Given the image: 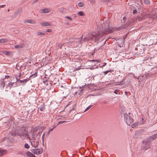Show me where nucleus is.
Instances as JSON below:
<instances>
[{
    "mask_svg": "<svg viewBox=\"0 0 157 157\" xmlns=\"http://www.w3.org/2000/svg\"><path fill=\"white\" fill-rule=\"evenodd\" d=\"M114 31L113 29L112 26H110L107 25H105V28L102 29L101 28L98 29V32H92L91 33L86 35V36L84 38L83 40H82L83 35L80 38L81 39V41L82 43L83 41L85 42L88 41L89 40H93L96 42H98L100 38L103 36L104 34H107L108 33H111Z\"/></svg>",
    "mask_w": 157,
    "mask_h": 157,
    "instance_id": "nucleus-1",
    "label": "nucleus"
},
{
    "mask_svg": "<svg viewBox=\"0 0 157 157\" xmlns=\"http://www.w3.org/2000/svg\"><path fill=\"white\" fill-rule=\"evenodd\" d=\"M14 135L19 136L22 138H24L25 137L27 139H30V136L28 131L26 130L24 127H21L16 130Z\"/></svg>",
    "mask_w": 157,
    "mask_h": 157,
    "instance_id": "nucleus-2",
    "label": "nucleus"
},
{
    "mask_svg": "<svg viewBox=\"0 0 157 157\" xmlns=\"http://www.w3.org/2000/svg\"><path fill=\"white\" fill-rule=\"evenodd\" d=\"M33 133L32 134V139H29L30 140L31 145L34 148L37 147V146L39 144V138L37 136L35 137L34 132L36 131V128H34L33 129Z\"/></svg>",
    "mask_w": 157,
    "mask_h": 157,
    "instance_id": "nucleus-3",
    "label": "nucleus"
},
{
    "mask_svg": "<svg viewBox=\"0 0 157 157\" xmlns=\"http://www.w3.org/2000/svg\"><path fill=\"white\" fill-rule=\"evenodd\" d=\"M69 41L71 42V46L73 47H76L82 44L81 38L71 39Z\"/></svg>",
    "mask_w": 157,
    "mask_h": 157,
    "instance_id": "nucleus-4",
    "label": "nucleus"
},
{
    "mask_svg": "<svg viewBox=\"0 0 157 157\" xmlns=\"http://www.w3.org/2000/svg\"><path fill=\"white\" fill-rule=\"evenodd\" d=\"M130 113H129L128 114L125 113L124 115V121L127 124L129 125L133 122V119L132 117L130 116Z\"/></svg>",
    "mask_w": 157,
    "mask_h": 157,
    "instance_id": "nucleus-5",
    "label": "nucleus"
},
{
    "mask_svg": "<svg viewBox=\"0 0 157 157\" xmlns=\"http://www.w3.org/2000/svg\"><path fill=\"white\" fill-rule=\"evenodd\" d=\"M152 141L151 139L150 138V137L146 138L144 140L143 143L145 144L144 148L146 149L150 147V143Z\"/></svg>",
    "mask_w": 157,
    "mask_h": 157,
    "instance_id": "nucleus-6",
    "label": "nucleus"
},
{
    "mask_svg": "<svg viewBox=\"0 0 157 157\" xmlns=\"http://www.w3.org/2000/svg\"><path fill=\"white\" fill-rule=\"evenodd\" d=\"M31 151L34 154L36 155H39L42 153L43 149L42 148H40V149H33L31 150Z\"/></svg>",
    "mask_w": 157,
    "mask_h": 157,
    "instance_id": "nucleus-7",
    "label": "nucleus"
},
{
    "mask_svg": "<svg viewBox=\"0 0 157 157\" xmlns=\"http://www.w3.org/2000/svg\"><path fill=\"white\" fill-rule=\"evenodd\" d=\"M79 69H68L66 72L67 73V75L72 76H75L76 73L75 72Z\"/></svg>",
    "mask_w": 157,
    "mask_h": 157,
    "instance_id": "nucleus-8",
    "label": "nucleus"
},
{
    "mask_svg": "<svg viewBox=\"0 0 157 157\" xmlns=\"http://www.w3.org/2000/svg\"><path fill=\"white\" fill-rule=\"evenodd\" d=\"M13 79L14 80V82H10L7 84V87H9L10 89L13 87V85L14 84H16L18 80L16 77L13 78Z\"/></svg>",
    "mask_w": 157,
    "mask_h": 157,
    "instance_id": "nucleus-9",
    "label": "nucleus"
},
{
    "mask_svg": "<svg viewBox=\"0 0 157 157\" xmlns=\"http://www.w3.org/2000/svg\"><path fill=\"white\" fill-rule=\"evenodd\" d=\"M146 18V15L145 14L142 13H140L138 14L137 16V19L139 21L145 19Z\"/></svg>",
    "mask_w": 157,
    "mask_h": 157,
    "instance_id": "nucleus-10",
    "label": "nucleus"
},
{
    "mask_svg": "<svg viewBox=\"0 0 157 157\" xmlns=\"http://www.w3.org/2000/svg\"><path fill=\"white\" fill-rule=\"evenodd\" d=\"M51 11V9L49 8H46L42 9L40 10V12L42 13H47L50 12Z\"/></svg>",
    "mask_w": 157,
    "mask_h": 157,
    "instance_id": "nucleus-11",
    "label": "nucleus"
},
{
    "mask_svg": "<svg viewBox=\"0 0 157 157\" xmlns=\"http://www.w3.org/2000/svg\"><path fill=\"white\" fill-rule=\"evenodd\" d=\"M40 24L43 26H50L52 25V24L50 23L47 21H43L40 23Z\"/></svg>",
    "mask_w": 157,
    "mask_h": 157,
    "instance_id": "nucleus-12",
    "label": "nucleus"
},
{
    "mask_svg": "<svg viewBox=\"0 0 157 157\" xmlns=\"http://www.w3.org/2000/svg\"><path fill=\"white\" fill-rule=\"evenodd\" d=\"M128 75L126 77H125L120 82H119L118 83L119 85H123L125 83L124 81L127 79V78H128Z\"/></svg>",
    "mask_w": 157,
    "mask_h": 157,
    "instance_id": "nucleus-13",
    "label": "nucleus"
},
{
    "mask_svg": "<svg viewBox=\"0 0 157 157\" xmlns=\"http://www.w3.org/2000/svg\"><path fill=\"white\" fill-rule=\"evenodd\" d=\"M5 83L4 82V79H2L0 80V86L4 88L5 86Z\"/></svg>",
    "mask_w": 157,
    "mask_h": 157,
    "instance_id": "nucleus-14",
    "label": "nucleus"
},
{
    "mask_svg": "<svg viewBox=\"0 0 157 157\" xmlns=\"http://www.w3.org/2000/svg\"><path fill=\"white\" fill-rule=\"evenodd\" d=\"M25 23H29L32 24H34L36 22L35 21L31 19L28 20H26L25 21Z\"/></svg>",
    "mask_w": 157,
    "mask_h": 157,
    "instance_id": "nucleus-15",
    "label": "nucleus"
},
{
    "mask_svg": "<svg viewBox=\"0 0 157 157\" xmlns=\"http://www.w3.org/2000/svg\"><path fill=\"white\" fill-rule=\"evenodd\" d=\"M23 47L24 44H19L18 45H15L14 47L15 48L20 49L22 48Z\"/></svg>",
    "mask_w": 157,
    "mask_h": 157,
    "instance_id": "nucleus-16",
    "label": "nucleus"
},
{
    "mask_svg": "<svg viewBox=\"0 0 157 157\" xmlns=\"http://www.w3.org/2000/svg\"><path fill=\"white\" fill-rule=\"evenodd\" d=\"M26 154L29 157H35V156L34 155L29 151L27 152L26 153Z\"/></svg>",
    "mask_w": 157,
    "mask_h": 157,
    "instance_id": "nucleus-17",
    "label": "nucleus"
},
{
    "mask_svg": "<svg viewBox=\"0 0 157 157\" xmlns=\"http://www.w3.org/2000/svg\"><path fill=\"white\" fill-rule=\"evenodd\" d=\"M149 137L152 141L154 140L157 138V133L154 134Z\"/></svg>",
    "mask_w": 157,
    "mask_h": 157,
    "instance_id": "nucleus-18",
    "label": "nucleus"
},
{
    "mask_svg": "<svg viewBox=\"0 0 157 157\" xmlns=\"http://www.w3.org/2000/svg\"><path fill=\"white\" fill-rule=\"evenodd\" d=\"M59 10V11L62 13H66V10L65 8L63 7H61L59 8L58 9Z\"/></svg>",
    "mask_w": 157,
    "mask_h": 157,
    "instance_id": "nucleus-19",
    "label": "nucleus"
},
{
    "mask_svg": "<svg viewBox=\"0 0 157 157\" xmlns=\"http://www.w3.org/2000/svg\"><path fill=\"white\" fill-rule=\"evenodd\" d=\"M7 41L8 40L6 39H0V43H6Z\"/></svg>",
    "mask_w": 157,
    "mask_h": 157,
    "instance_id": "nucleus-20",
    "label": "nucleus"
},
{
    "mask_svg": "<svg viewBox=\"0 0 157 157\" xmlns=\"http://www.w3.org/2000/svg\"><path fill=\"white\" fill-rule=\"evenodd\" d=\"M32 75L30 76V78H34L36 77L37 75V73L36 72L34 74L31 73Z\"/></svg>",
    "mask_w": 157,
    "mask_h": 157,
    "instance_id": "nucleus-21",
    "label": "nucleus"
},
{
    "mask_svg": "<svg viewBox=\"0 0 157 157\" xmlns=\"http://www.w3.org/2000/svg\"><path fill=\"white\" fill-rule=\"evenodd\" d=\"M29 79H24L23 80H19V81L20 83H23L24 84L25 83L28 81H29Z\"/></svg>",
    "mask_w": 157,
    "mask_h": 157,
    "instance_id": "nucleus-22",
    "label": "nucleus"
},
{
    "mask_svg": "<svg viewBox=\"0 0 157 157\" xmlns=\"http://www.w3.org/2000/svg\"><path fill=\"white\" fill-rule=\"evenodd\" d=\"M1 52L3 53L4 54H5L6 55H8L10 56V52L9 51H1Z\"/></svg>",
    "mask_w": 157,
    "mask_h": 157,
    "instance_id": "nucleus-23",
    "label": "nucleus"
},
{
    "mask_svg": "<svg viewBox=\"0 0 157 157\" xmlns=\"http://www.w3.org/2000/svg\"><path fill=\"white\" fill-rule=\"evenodd\" d=\"M78 14L79 16H83L84 15L83 12L81 11L78 13Z\"/></svg>",
    "mask_w": 157,
    "mask_h": 157,
    "instance_id": "nucleus-24",
    "label": "nucleus"
},
{
    "mask_svg": "<svg viewBox=\"0 0 157 157\" xmlns=\"http://www.w3.org/2000/svg\"><path fill=\"white\" fill-rule=\"evenodd\" d=\"M6 151V150H4L3 149L0 150V153H1V155H2L5 154Z\"/></svg>",
    "mask_w": 157,
    "mask_h": 157,
    "instance_id": "nucleus-25",
    "label": "nucleus"
},
{
    "mask_svg": "<svg viewBox=\"0 0 157 157\" xmlns=\"http://www.w3.org/2000/svg\"><path fill=\"white\" fill-rule=\"evenodd\" d=\"M84 4L82 2H79L78 4V6L79 7H81L83 6Z\"/></svg>",
    "mask_w": 157,
    "mask_h": 157,
    "instance_id": "nucleus-26",
    "label": "nucleus"
},
{
    "mask_svg": "<svg viewBox=\"0 0 157 157\" xmlns=\"http://www.w3.org/2000/svg\"><path fill=\"white\" fill-rule=\"evenodd\" d=\"M113 71V70H108V71L104 72L103 73L104 74V75H106L107 74H109V73H110V72H111Z\"/></svg>",
    "mask_w": 157,
    "mask_h": 157,
    "instance_id": "nucleus-27",
    "label": "nucleus"
},
{
    "mask_svg": "<svg viewBox=\"0 0 157 157\" xmlns=\"http://www.w3.org/2000/svg\"><path fill=\"white\" fill-rule=\"evenodd\" d=\"M37 35H38L43 36L45 35V34L44 33L41 32H38L37 33Z\"/></svg>",
    "mask_w": 157,
    "mask_h": 157,
    "instance_id": "nucleus-28",
    "label": "nucleus"
},
{
    "mask_svg": "<svg viewBox=\"0 0 157 157\" xmlns=\"http://www.w3.org/2000/svg\"><path fill=\"white\" fill-rule=\"evenodd\" d=\"M144 3L147 5H148L150 4V1L149 0H144Z\"/></svg>",
    "mask_w": 157,
    "mask_h": 157,
    "instance_id": "nucleus-29",
    "label": "nucleus"
},
{
    "mask_svg": "<svg viewBox=\"0 0 157 157\" xmlns=\"http://www.w3.org/2000/svg\"><path fill=\"white\" fill-rule=\"evenodd\" d=\"M83 90V89H82L81 90H78V91L75 92V94H78V95H81L82 94V91Z\"/></svg>",
    "mask_w": 157,
    "mask_h": 157,
    "instance_id": "nucleus-30",
    "label": "nucleus"
},
{
    "mask_svg": "<svg viewBox=\"0 0 157 157\" xmlns=\"http://www.w3.org/2000/svg\"><path fill=\"white\" fill-rule=\"evenodd\" d=\"M24 147L25 148L29 149L30 147L28 144L26 143L25 144Z\"/></svg>",
    "mask_w": 157,
    "mask_h": 157,
    "instance_id": "nucleus-31",
    "label": "nucleus"
},
{
    "mask_svg": "<svg viewBox=\"0 0 157 157\" xmlns=\"http://www.w3.org/2000/svg\"><path fill=\"white\" fill-rule=\"evenodd\" d=\"M92 106H93L92 105H90L89 106H88L86 108L84 112H86V111H87L88 110L92 107Z\"/></svg>",
    "mask_w": 157,
    "mask_h": 157,
    "instance_id": "nucleus-32",
    "label": "nucleus"
},
{
    "mask_svg": "<svg viewBox=\"0 0 157 157\" xmlns=\"http://www.w3.org/2000/svg\"><path fill=\"white\" fill-rule=\"evenodd\" d=\"M138 125V124L137 123H134L132 125V128H134L136 126Z\"/></svg>",
    "mask_w": 157,
    "mask_h": 157,
    "instance_id": "nucleus-33",
    "label": "nucleus"
},
{
    "mask_svg": "<svg viewBox=\"0 0 157 157\" xmlns=\"http://www.w3.org/2000/svg\"><path fill=\"white\" fill-rule=\"evenodd\" d=\"M65 18L67 19H69V20H70V21H71L72 20V18H71L69 16H65Z\"/></svg>",
    "mask_w": 157,
    "mask_h": 157,
    "instance_id": "nucleus-34",
    "label": "nucleus"
},
{
    "mask_svg": "<svg viewBox=\"0 0 157 157\" xmlns=\"http://www.w3.org/2000/svg\"><path fill=\"white\" fill-rule=\"evenodd\" d=\"M90 2L91 4H94L95 2V0H90Z\"/></svg>",
    "mask_w": 157,
    "mask_h": 157,
    "instance_id": "nucleus-35",
    "label": "nucleus"
},
{
    "mask_svg": "<svg viewBox=\"0 0 157 157\" xmlns=\"http://www.w3.org/2000/svg\"><path fill=\"white\" fill-rule=\"evenodd\" d=\"M91 61L92 62H95L96 63H98V62H99V60H91Z\"/></svg>",
    "mask_w": 157,
    "mask_h": 157,
    "instance_id": "nucleus-36",
    "label": "nucleus"
},
{
    "mask_svg": "<svg viewBox=\"0 0 157 157\" xmlns=\"http://www.w3.org/2000/svg\"><path fill=\"white\" fill-rule=\"evenodd\" d=\"M67 122V121H60L59 122L58 124H62L64 122Z\"/></svg>",
    "mask_w": 157,
    "mask_h": 157,
    "instance_id": "nucleus-37",
    "label": "nucleus"
},
{
    "mask_svg": "<svg viewBox=\"0 0 157 157\" xmlns=\"http://www.w3.org/2000/svg\"><path fill=\"white\" fill-rule=\"evenodd\" d=\"M137 10L136 9H134L133 11V14H135L137 12Z\"/></svg>",
    "mask_w": 157,
    "mask_h": 157,
    "instance_id": "nucleus-38",
    "label": "nucleus"
},
{
    "mask_svg": "<svg viewBox=\"0 0 157 157\" xmlns=\"http://www.w3.org/2000/svg\"><path fill=\"white\" fill-rule=\"evenodd\" d=\"M119 90H115L114 91V93L115 94H117L118 93L117 92H118Z\"/></svg>",
    "mask_w": 157,
    "mask_h": 157,
    "instance_id": "nucleus-39",
    "label": "nucleus"
},
{
    "mask_svg": "<svg viewBox=\"0 0 157 157\" xmlns=\"http://www.w3.org/2000/svg\"><path fill=\"white\" fill-rule=\"evenodd\" d=\"M51 132L48 131V132H46L45 134L47 136H48Z\"/></svg>",
    "mask_w": 157,
    "mask_h": 157,
    "instance_id": "nucleus-40",
    "label": "nucleus"
},
{
    "mask_svg": "<svg viewBox=\"0 0 157 157\" xmlns=\"http://www.w3.org/2000/svg\"><path fill=\"white\" fill-rule=\"evenodd\" d=\"M46 31L48 32H51L52 30L51 29H48L46 30Z\"/></svg>",
    "mask_w": 157,
    "mask_h": 157,
    "instance_id": "nucleus-41",
    "label": "nucleus"
},
{
    "mask_svg": "<svg viewBox=\"0 0 157 157\" xmlns=\"http://www.w3.org/2000/svg\"><path fill=\"white\" fill-rule=\"evenodd\" d=\"M106 63H103L102 64V65H101V66H99V67H101V66L104 67V66H105L106 65Z\"/></svg>",
    "mask_w": 157,
    "mask_h": 157,
    "instance_id": "nucleus-42",
    "label": "nucleus"
},
{
    "mask_svg": "<svg viewBox=\"0 0 157 157\" xmlns=\"http://www.w3.org/2000/svg\"><path fill=\"white\" fill-rule=\"evenodd\" d=\"M8 70H9V69H8ZM9 72H10V71L9 70H6V73L7 74H10Z\"/></svg>",
    "mask_w": 157,
    "mask_h": 157,
    "instance_id": "nucleus-43",
    "label": "nucleus"
},
{
    "mask_svg": "<svg viewBox=\"0 0 157 157\" xmlns=\"http://www.w3.org/2000/svg\"><path fill=\"white\" fill-rule=\"evenodd\" d=\"M65 44H62V45L60 47V49H62V48L63 47V46H65Z\"/></svg>",
    "mask_w": 157,
    "mask_h": 157,
    "instance_id": "nucleus-44",
    "label": "nucleus"
},
{
    "mask_svg": "<svg viewBox=\"0 0 157 157\" xmlns=\"http://www.w3.org/2000/svg\"><path fill=\"white\" fill-rule=\"evenodd\" d=\"M55 127H54L53 128H50L49 129V131L50 132H51V131H52L53 130V129L55 128Z\"/></svg>",
    "mask_w": 157,
    "mask_h": 157,
    "instance_id": "nucleus-45",
    "label": "nucleus"
},
{
    "mask_svg": "<svg viewBox=\"0 0 157 157\" xmlns=\"http://www.w3.org/2000/svg\"><path fill=\"white\" fill-rule=\"evenodd\" d=\"M52 75H57L58 74V72H54V73H52Z\"/></svg>",
    "mask_w": 157,
    "mask_h": 157,
    "instance_id": "nucleus-46",
    "label": "nucleus"
},
{
    "mask_svg": "<svg viewBox=\"0 0 157 157\" xmlns=\"http://www.w3.org/2000/svg\"><path fill=\"white\" fill-rule=\"evenodd\" d=\"M15 77H14L13 78H14ZM13 78H11V79H10V81H11V82H14V79H13Z\"/></svg>",
    "mask_w": 157,
    "mask_h": 157,
    "instance_id": "nucleus-47",
    "label": "nucleus"
},
{
    "mask_svg": "<svg viewBox=\"0 0 157 157\" xmlns=\"http://www.w3.org/2000/svg\"><path fill=\"white\" fill-rule=\"evenodd\" d=\"M11 136H15L16 135H14V133H10L9 134Z\"/></svg>",
    "mask_w": 157,
    "mask_h": 157,
    "instance_id": "nucleus-48",
    "label": "nucleus"
},
{
    "mask_svg": "<svg viewBox=\"0 0 157 157\" xmlns=\"http://www.w3.org/2000/svg\"><path fill=\"white\" fill-rule=\"evenodd\" d=\"M45 108H44V107H42V108H40V110L41 111H43V110Z\"/></svg>",
    "mask_w": 157,
    "mask_h": 157,
    "instance_id": "nucleus-49",
    "label": "nucleus"
},
{
    "mask_svg": "<svg viewBox=\"0 0 157 157\" xmlns=\"http://www.w3.org/2000/svg\"><path fill=\"white\" fill-rule=\"evenodd\" d=\"M10 76L9 75H6L5 76V78L4 79H5V78H8Z\"/></svg>",
    "mask_w": 157,
    "mask_h": 157,
    "instance_id": "nucleus-50",
    "label": "nucleus"
},
{
    "mask_svg": "<svg viewBox=\"0 0 157 157\" xmlns=\"http://www.w3.org/2000/svg\"><path fill=\"white\" fill-rule=\"evenodd\" d=\"M46 133V132H45L43 135L42 136V138H43L44 137L45 134H45Z\"/></svg>",
    "mask_w": 157,
    "mask_h": 157,
    "instance_id": "nucleus-51",
    "label": "nucleus"
},
{
    "mask_svg": "<svg viewBox=\"0 0 157 157\" xmlns=\"http://www.w3.org/2000/svg\"><path fill=\"white\" fill-rule=\"evenodd\" d=\"M130 74L132 76H133L135 78H137L136 77H135L134 75V74ZM137 79H138V78H137Z\"/></svg>",
    "mask_w": 157,
    "mask_h": 157,
    "instance_id": "nucleus-52",
    "label": "nucleus"
},
{
    "mask_svg": "<svg viewBox=\"0 0 157 157\" xmlns=\"http://www.w3.org/2000/svg\"><path fill=\"white\" fill-rule=\"evenodd\" d=\"M38 0H34L33 1V3H35Z\"/></svg>",
    "mask_w": 157,
    "mask_h": 157,
    "instance_id": "nucleus-53",
    "label": "nucleus"
},
{
    "mask_svg": "<svg viewBox=\"0 0 157 157\" xmlns=\"http://www.w3.org/2000/svg\"><path fill=\"white\" fill-rule=\"evenodd\" d=\"M148 59V58H147V57L146 58H145V59L143 61H145V60H147Z\"/></svg>",
    "mask_w": 157,
    "mask_h": 157,
    "instance_id": "nucleus-54",
    "label": "nucleus"
},
{
    "mask_svg": "<svg viewBox=\"0 0 157 157\" xmlns=\"http://www.w3.org/2000/svg\"><path fill=\"white\" fill-rule=\"evenodd\" d=\"M124 93H125V95L127 96V94H128L127 92L126 91H125Z\"/></svg>",
    "mask_w": 157,
    "mask_h": 157,
    "instance_id": "nucleus-55",
    "label": "nucleus"
},
{
    "mask_svg": "<svg viewBox=\"0 0 157 157\" xmlns=\"http://www.w3.org/2000/svg\"><path fill=\"white\" fill-rule=\"evenodd\" d=\"M94 52H92L91 54L93 56L94 55Z\"/></svg>",
    "mask_w": 157,
    "mask_h": 157,
    "instance_id": "nucleus-56",
    "label": "nucleus"
},
{
    "mask_svg": "<svg viewBox=\"0 0 157 157\" xmlns=\"http://www.w3.org/2000/svg\"><path fill=\"white\" fill-rule=\"evenodd\" d=\"M131 79L130 78V79H129L128 82H131Z\"/></svg>",
    "mask_w": 157,
    "mask_h": 157,
    "instance_id": "nucleus-57",
    "label": "nucleus"
},
{
    "mask_svg": "<svg viewBox=\"0 0 157 157\" xmlns=\"http://www.w3.org/2000/svg\"><path fill=\"white\" fill-rule=\"evenodd\" d=\"M49 79H50V80L51 82H53V81H52V80H51V78H49Z\"/></svg>",
    "mask_w": 157,
    "mask_h": 157,
    "instance_id": "nucleus-58",
    "label": "nucleus"
},
{
    "mask_svg": "<svg viewBox=\"0 0 157 157\" xmlns=\"http://www.w3.org/2000/svg\"><path fill=\"white\" fill-rule=\"evenodd\" d=\"M134 8V7H133V6H132V7H131V9H133Z\"/></svg>",
    "mask_w": 157,
    "mask_h": 157,
    "instance_id": "nucleus-59",
    "label": "nucleus"
},
{
    "mask_svg": "<svg viewBox=\"0 0 157 157\" xmlns=\"http://www.w3.org/2000/svg\"><path fill=\"white\" fill-rule=\"evenodd\" d=\"M18 13V12H16L15 13L16 15H17V14Z\"/></svg>",
    "mask_w": 157,
    "mask_h": 157,
    "instance_id": "nucleus-60",
    "label": "nucleus"
},
{
    "mask_svg": "<svg viewBox=\"0 0 157 157\" xmlns=\"http://www.w3.org/2000/svg\"><path fill=\"white\" fill-rule=\"evenodd\" d=\"M47 82V81L46 80L45 81H43V82L44 83H45V82Z\"/></svg>",
    "mask_w": 157,
    "mask_h": 157,
    "instance_id": "nucleus-61",
    "label": "nucleus"
},
{
    "mask_svg": "<svg viewBox=\"0 0 157 157\" xmlns=\"http://www.w3.org/2000/svg\"><path fill=\"white\" fill-rule=\"evenodd\" d=\"M5 139H6V138H3L4 140H2V142H3V141L4 140H5Z\"/></svg>",
    "mask_w": 157,
    "mask_h": 157,
    "instance_id": "nucleus-62",
    "label": "nucleus"
},
{
    "mask_svg": "<svg viewBox=\"0 0 157 157\" xmlns=\"http://www.w3.org/2000/svg\"><path fill=\"white\" fill-rule=\"evenodd\" d=\"M19 154H20V155H21L22 154V153L21 152H20V153H19Z\"/></svg>",
    "mask_w": 157,
    "mask_h": 157,
    "instance_id": "nucleus-63",
    "label": "nucleus"
},
{
    "mask_svg": "<svg viewBox=\"0 0 157 157\" xmlns=\"http://www.w3.org/2000/svg\"><path fill=\"white\" fill-rule=\"evenodd\" d=\"M125 17H123V19L124 20V19H125Z\"/></svg>",
    "mask_w": 157,
    "mask_h": 157,
    "instance_id": "nucleus-64",
    "label": "nucleus"
}]
</instances>
